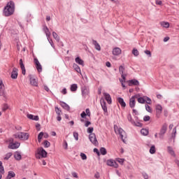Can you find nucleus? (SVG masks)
Listing matches in <instances>:
<instances>
[{"label":"nucleus","mask_w":179,"mask_h":179,"mask_svg":"<svg viewBox=\"0 0 179 179\" xmlns=\"http://www.w3.org/2000/svg\"><path fill=\"white\" fill-rule=\"evenodd\" d=\"M15 12V3L9 1L3 9V13L6 16H10Z\"/></svg>","instance_id":"obj_1"},{"label":"nucleus","mask_w":179,"mask_h":179,"mask_svg":"<svg viewBox=\"0 0 179 179\" xmlns=\"http://www.w3.org/2000/svg\"><path fill=\"white\" fill-rule=\"evenodd\" d=\"M0 96L3 97L4 101H8V99H9V96L6 93V90L5 89V84H3V81L0 78Z\"/></svg>","instance_id":"obj_2"},{"label":"nucleus","mask_w":179,"mask_h":179,"mask_svg":"<svg viewBox=\"0 0 179 179\" xmlns=\"http://www.w3.org/2000/svg\"><path fill=\"white\" fill-rule=\"evenodd\" d=\"M115 132V134L120 135V138L122 139V142L125 143V139L127 138V133H125V131L122 129L121 127H118L117 126L114 127Z\"/></svg>","instance_id":"obj_3"},{"label":"nucleus","mask_w":179,"mask_h":179,"mask_svg":"<svg viewBox=\"0 0 179 179\" xmlns=\"http://www.w3.org/2000/svg\"><path fill=\"white\" fill-rule=\"evenodd\" d=\"M36 159H45L47 157V151L43 147L38 148L35 153Z\"/></svg>","instance_id":"obj_4"},{"label":"nucleus","mask_w":179,"mask_h":179,"mask_svg":"<svg viewBox=\"0 0 179 179\" xmlns=\"http://www.w3.org/2000/svg\"><path fill=\"white\" fill-rule=\"evenodd\" d=\"M29 133L17 132L13 134V137L15 139H20V141H27L29 139Z\"/></svg>","instance_id":"obj_5"},{"label":"nucleus","mask_w":179,"mask_h":179,"mask_svg":"<svg viewBox=\"0 0 179 179\" xmlns=\"http://www.w3.org/2000/svg\"><path fill=\"white\" fill-rule=\"evenodd\" d=\"M15 140L13 138H9L6 142L8 143V149H18V148L20 146V143L19 142H15Z\"/></svg>","instance_id":"obj_6"},{"label":"nucleus","mask_w":179,"mask_h":179,"mask_svg":"<svg viewBox=\"0 0 179 179\" xmlns=\"http://www.w3.org/2000/svg\"><path fill=\"white\" fill-rule=\"evenodd\" d=\"M167 132V124L164 123L159 133V139H164V134Z\"/></svg>","instance_id":"obj_7"},{"label":"nucleus","mask_w":179,"mask_h":179,"mask_svg":"<svg viewBox=\"0 0 179 179\" xmlns=\"http://www.w3.org/2000/svg\"><path fill=\"white\" fill-rule=\"evenodd\" d=\"M81 93H82L83 97L86 99V97H87V96H89V94H90V90L89 89V87H87V86L82 87H81Z\"/></svg>","instance_id":"obj_8"},{"label":"nucleus","mask_w":179,"mask_h":179,"mask_svg":"<svg viewBox=\"0 0 179 179\" xmlns=\"http://www.w3.org/2000/svg\"><path fill=\"white\" fill-rule=\"evenodd\" d=\"M34 62L35 64V66L36 68V71L40 73L41 72H43V66H41V64H40V62L38 61V59L37 57H35L34 59Z\"/></svg>","instance_id":"obj_9"},{"label":"nucleus","mask_w":179,"mask_h":179,"mask_svg":"<svg viewBox=\"0 0 179 179\" xmlns=\"http://www.w3.org/2000/svg\"><path fill=\"white\" fill-rule=\"evenodd\" d=\"M89 139L90 142L94 144V146H97L99 145V141H97V138H96L95 134H91L89 135Z\"/></svg>","instance_id":"obj_10"},{"label":"nucleus","mask_w":179,"mask_h":179,"mask_svg":"<svg viewBox=\"0 0 179 179\" xmlns=\"http://www.w3.org/2000/svg\"><path fill=\"white\" fill-rule=\"evenodd\" d=\"M155 111H156V117L157 118H160L162 115V113L163 111V107L160 104H157L155 106Z\"/></svg>","instance_id":"obj_11"},{"label":"nucleus","mask_w":179,"mask_h":179,"mask_svg":"<svg viewBox=\"0 0 179 179\" xmlns=\"http://www.w3.org/2000/svg\"><path fill=\"white\" fill-rule=\"evenodd\" d=\"M100 103L102 109L103 110L104 115H108V110L107 109V105L106 103V101H104V99L101 98L100 100Z\"/></svg>","instance_id":"obj_12"},{"label":"nucleus","mask_w":179,"mask_h":179,"mask_svg":"<svg viewBox=\"0 0 179 179\" xmlns=\"http://www.w3.org/2000/svg\"><path fill=\"white\" fill-rule=\"evenodd\" d=\"M106 164L110 167H114V169H118V164L114 159H108L106 161Z\"/></svg>","instance_id":"obj_13"},{"label":"nucleus","mask_w":179,"mask_h":179,"mask_svg":"<svg viewBox=\"0 0 179 179\" xmlns=\"http://www.w3.org/2000/svg\"><path fill=\"white\" fill-rule=\"evenodd\" d=\"M103 95L105 100H106L108 104H111V103H113V101L111 99V96L110 95V94L107 92H103Z\"/></svg>","instance_id":"obj_14"},{"label":"nucleus","mask_w":179,"mask_h":179,"mask_svg":"<svg viewBox=\"0 0 179 179\" xmlns=\"http://www.w3.org/2000/svg\"><path fill=\"white\" fill-rule=\"evenodd\" d=\"M125 71V68H124L123 66H120L119 67V72L121 74V78L125 80L127 78V74L124 73V71Z\"/></svg>","instance_id":"obj_15"},{"label":"nucleus","mask_w":179,"mask_h":179,"mask_svg":"<svg viewBox=\"0 0 179 179\" xmlns=\"http://www.w3.org/2000/svg\"><path fill=\"white\" fill-rule=\"evenodd\" d=\"M128 83L129 86H139V81L136 79L129 80Z\"/></svg>","instance_id":"obj_16"},{"label":"nucleus","mask_w":179,"mask_h":179,"mask_svg":"<svg viewBox=\"0 0 179 179\" xmlns=\"http://www.w3.org/2000/svg\"><path fill=\"white\" fill-rule=\"evenodd\" d=\"M17 76H18L17 69L13 68V71L11 72V78L12 79H17Z\"/></svg>","instance_id":"obj_17"},{"label":"nucleus","mask_w":179,"mask_h":179,"mask_svg":"<svg viewBox=\"0 0 179 179\" xmlns=\"http://www.w3.org/2000/svg\"><path fill=\"white\" fill-rule=\"evenodd\" d=\"M20 66L22 69V75H26V69L24 68V64H23V59H20Z\"/></svg>","instance_id":"obj_18"},{"label":"nucleus","mask_w":179,"mask_h":179,"mask_svg":"<svg viewBox=\"0 0 179 179\" xmlns=\"http://www.w3.org/2000/svg\"><path fill=\"white\" fill-rule=\"evenodd\" d=\"M117 101H118L119 104H120L121 107H122L123 108H125V107H127V103H125L124 99H122L121 97H118Z\"/></svg>","instance_id":"obj_19"},{"label":"nucleus","mask_w":179,"mask_h":179,"mask_svg":"<svg viewBox=\"0 0 179 179\" xmlns=\"http://www.w3.org/2000/svg\"><path fill=\"white\" fill-rule=\"evenodd\" d=\"M92 44L95 47V50H97V51H101V47L100 46V44L97 43V41L92 40Z\"/></svg>","instance_id":"obj_20"},{"label":"nucleus","mask_w":179,"mask_h":179,"mask_svg":"<svg viewBox=\"0 0 179 179\" xmlns=\"http://www.w3.org/2000/svg\"><path fill=\"white\" fill-rule=\"evenodd\" d=\"M43 31L45 34L48 40L50 38V36H51V32H50V29H48V27H47V26L43 27Z\"/></svg>","instance_id":"obj_21"},{"label":"nucleus","mask_w":179,"mask_h":179,"mask_svg":"<svg viewBox=\"0 0 179 179\" xmlns=\"http://www.w3.org/2000/svg\"><path fill=\"white\" fill-rule=\"evenodd\" d=\"M60 106L64 108V110H66V111H69L71 110V107H69V105H68L66 103L62 101L60 102Z\"/></svg>","instance_id":"obj_22"},{"label":"nucleus","mask_w":179,"mask_h":179,"mask_svg":"<svg viewBox=\"0 0 179 179\" xmlns=\"http://www.w3.org/2000/svg\"><path fill=\"white\" fill-rule=\"evenodd\" d=\"M121 52H122V50H121V48H115L113 50V54L114 55H116V56L120 55L121 54Z\"/></svg>","instance_id":"obj_23"},{"label":"nucleus","mask_w":179,"mask_h":179,"mask_svg":"<svg viewBox=\"0 0 179 179\" xmlns=\"http://www.w3.org/2000/svg\"><path fill=\"white\" fill-rule=\"evenodd\" d=\"M135 97H136V96H133L131 99H130V101H129V106L131 107V108H134V107H135Z\"/></svg>","instance_id":"obj_24"},{"label":"nucleus","mask_w":179,"mask_h":179,"mask_svg":"<svg viewBox=\"0 0 179 179\" xmlns=\"http://www.w3.org/2000/svg\"><path fill=\"white\" fill-rule=\"evenodd\" d=\"M14 157L15 159V160H22V155L20 154V152H15L14 154Z\"/></svg>","instance_id":"obj_25"},{"label":"nucleus","mask_w":179,"mask_h":179,"mask_svg":"<svg viewBox=\"0 0 179 179\" xmlns=\"http://www.w3.org/2000/svg\"><path fill=\"white\" fill-rule=\"evenodd\" d=\"M30 83L32 86L37 87L38 85L37 80H36V78H34L33 77L30 78Z\"/></svg>","instance_id":"obj_26"},{"label":"nucleus","mask_w":179,"mask_h":179,"mask_svg":"<svg viewBox=\"0 0 179 179\" xmlns=\"http://www.w3.org/2000/svg\"><path fill=\"white\" fill-rule=\"evenodd\" d=\"M167 149H168V152L169 153V155L171 156H173V157H176V152H174V150H173V148L169 146L167 148Z\"/></svg>","instance_id":"obj_27"},{"label":"nucleus","mask_w":179,"mask_h":179,"mask_svg":"<svg viewBox=\"0 0 179 179\" xmlns=\"http://www.w3.org/2000/svg\"><path fill=\"white\" fill-rule=\"evenodd\" d=\"M141 134L144 136H148V135H149V130L148 129H142L141 130Z\"/></svg>","instance_id":"obj_28"},{"label":"nucleus","mask_w":179,"mask_h":179,"mask_svg":"<svg viewBox=\"0 0 179 179\" xmlns=\"http://www.w3.org/2000/svg\"><path fill=\"white\" fill-rule=\"evenodd\" d=\"M76 64H78V65H82L83 66L85 65V62L82 60V59H80V57H76Z\"/></svg>","instance_id":"obj_29"},{"label":"nucleus","mask_w":179,"mask_h":179,"mask_svg":"<svg viewBox=\"0 0 179 179\" xmlns=\"http://www.w3.org/2000/svg\"><path fill=\"white\" fill-rule=\"evenodd\" d=\"M160 24L162 27H164L165 29H169V27H170V23L167 22H161Z\"/></svg>","instance_id":"obj_30"},{"label":"nucleus","mask_w":179,"mask_h":179,"mask_svg":"<svg viewBox=\"0 0 179 179\" xmlns=\"http://www.w3.org/2000/svg\"><path fill=\"white\" fill-rule=\"evenodd\" d=\"M71 92H76L78 90V84H72L70 87Z\"/></svg>","instance_id":"obj_31"},{"label":"nucleus","mask_w":179,"mask_h":179,"mask_svg":"<svg viewBox=\"0 0 179 179\" xmlns=\"http://www.w3.org/2000/svg\"><path fill=\"white\" fill-rule=\"evenodd\" d=\"M73 68H74L75 71H76L78 72V73H81V70H80V67H79L78 66V64H73Z\"/></svg>","instance_id":"obj_32"},{"label":"nucleus","mask_w":179,"mask_h":179,"mask_svg":"<svg viewBox=\"0 0 179 179\" xmlns=\"http://www.w3.org/2000/svg\"><path fill=\"white\" fill-rule=\"evenodd\" d=\"M15 176H16V174H15V172L9 171L6 178L7 179L13 178V177H15Z\"/></svg>","instance_id":"obj_33"},{"label":"nucleus","mask_w":179,"mask_h":179,"mask_svg":"<svg viewBox=\"0 0 179 179\" xmlns=\"http://www.w3.org/2000/svg\"><path fill=\"white\" fill-rule=\"evenodd\" d=\"M43 136H44V132L41 131L38 135V143H41V139H43Z\"/></svg>","instance_id":"obj_34"},{"label":"nucleus","mask_w":179,"mask_h":179,"mask_svg":"<svg viewBox=\"0 0 179 179\" xmlns=\"http://www.w3.org/2000/svg\"><path fill=\"white\" fill-rule=\"evenodd\" d=\"M10 108V107L9 106V105L8 103H3L2 105V111H6V110H9Z\"/></svg>","instance_id":"obj_35"},{"label":"nucleus","mask_w":179,"mask_h":179,"mask_svg":"<svg viewBox=\"0 0 179 179\" xmlns=\"http://www.w3.org/2000/svg\"><path fill=\"white\" fill-rule=\"evenodd\" d=\"M176 135H177V127H176L173 129V132H172V135H171L172 139H176Z\"/></svg>","instance_id":"obj_36"},{"label":"nucleus","mask_w":179,"mask_h":179,"mask_svg":"<svg viewBox=\"0 0 179 179\" xmlns=\"http://www.w3.org/2000/svg\"><path fill=\"white\" fill-rule=\"evenodd\" d=\"M100 153L103 156H105V155H107V150L105 148H100Z\"/></svg>","instance_id":"obj_37"},{"label":"nucleus","mask_w":179,"mask_h":179,"mask_svg":"<svg viewBox=\"0 0 179 179\" xmlns=\"http://www.w3.org/2000/svg\"><path fill=\"white\" fill-rule=\"evenodd\" d=\"M0 173H1V174H5V168L3 167L2 162L1 161H0Z\"/></svg>","instance_id":"obj_38"},{"label":"nucleus","mask_w":179,"mask_h":179,"mask_svg":"<svg viewBox=\"0 0 179 179\" xmlns=\"http://www.w3.org/2000/svg\"><path fill=\"white\" fill-rule=\"evenodd\" d=\"M138 102L140 103L141 104H145V96L138 98Z\"/></svg>","instance_id":"obj_39"},{"label":"nucleus","mask_w":179,"mask_h":179,"mask_svg":"<svg viewBox=\"0 0 179 179\" xmlns=\"http://www.w3.org/2000/svg\"><path fill=\"white\" fill-rule=\"evenodd\" d=\"M115 160L117 162V163H120V164H121L122 166L124 164V162H125V159L122 158H116Z\"/></svg>","instance_id":"obj_40"},{"label":"nucleus","mask_w":179,"mask_h":179,"mask_svg":"<svg viewBox=\"0 0 179 179\" xmlns=\"http://www.w3.org/2000/svg\"><path fill=\"white\" fill-rule=\"evenodd\" d=\"M150 153H151V155H155V153H156V147H155V145H152L150 149Z\"/></svg>","instance_id":"obj_41"},{"label":"nucleus","mask_w":179,"mask_h":179,"mask_svg":"<svg viewBox=\"0 0 179 179\" xmlns=\"http://www.w3.org/2000/svg\"><path fill=\"white\" fill-rule=\"evenodd\" d=\"M127 120L129 122H131V124H134L135 121L132 119V115H131V114L127 115Z\"/></svg>","instance_id":"obj_42"},{"label":"nucleus","mask_w":179,"mask_h":179,"mask_svg":"<svg viewBox=\"0 0 179 179\" xmlns=\"http://www.w3.org/2000/svg\"><path fill=\"white\" fill-rule=\"evenodd\" d=\"M12 157V152L7 153L4 157V160H9Z\"/></svg>","instance_id":"obj_43"},{"label":"nucleus","mask_w":179,"mask_h":179,"mask_svg":"<svg viewBox=\"0 0 179 179\" xmlns=\"http://www.w3.org/2000/svg\"><path fill=\"white\" fill-rule=\"evenodd\" d=\"M44 148H50L51 146V143L48 141H45L43 142Z\"/></svg>","instance_id":"obj_44"},{"label":"nucleus","mask_w":179,"mask_h":179,"mask_svg":"<svg viewBox=\"0 0 179 179\" xmlns=\"http://www.w3.org/2000/svg\"><path fill=\"white\" fill-rule=\"evenodd\" d=\"M52 36L54 37V38L57 41H59V36H58V34L57 33H55V31L52 32Z\"/></svg>","instance_id":"obj_45"},{"label":"nucleus","mask_w":179,"mask_h":179,"mask_svg":"<svg viewBox=\"0 0 179 179\" xmlns=\"http://www.w3.org/2000/svg\"><path fill=\"white\" fill-rule=\"evenodd\" d=\"M145 110L148 113H152V111H153V110H152V108L150 106H149V105H148V104H145Z\"/></svg>","instance_id":"obj_46"},{"label":"nucleus","mask_w":179,"mask_h":179,"mask_svg":"<svg viewBox=\"0 0 179 179\" xmlns=\"http://www.w3.org/2000/svg\"><path fill=\"white\" fill-rule=\"evenodd\" d=\"M132 54L134 55V57H138V55H139V51H138L136 49H133Z\"/></svg>","instance_id":"obj_47"},{"label":"nucleus","mask_w":179,"mask_h":179,"mask_svg":"<svg viewBox=\"0 0 179 179\" xmlns=\"http://www.w3.org/2000/svg\"><path fill=\"white\" fill-rule=\"evenodd\" d=\"M80 156L82 160H87V156H86V154H85L83 152H81L80 154Z\"/></svg>","instance_id":"obj_48"},{"label":"nucleus","mask_w":179,"mask_h":179,"mask_svg":"<svg viewBox=\"0 0 179 179\" xmlns=\"http://www.w3.org/2000/svg\"><path fill=\"white\" fill-rule=\"evenodd\" d=\"M73 138L76 141H79V134L76 131L73 132Z\"/></svg>","instance_id":"obj_49"},{"label":"nucleus","mask_w":179,"mask_h":179,"mask_svg":"<svg viewBox=\"0 0 179 179\" xmlns=\"http://www.w3.org/2000/svg\"><path fill=\"white\" fill-rule=\"evenodd\" d=\"M145 103H147V104H152V99H150V98H149L148 96H145Z\"/></svg>","instance_id":"obj_50"},{"label":"nucleus","mask_w":179,"mask_h":179,"mask_svg":"<svg viewBox=\"0 0 179 179\" xmlns=\"http://www.w3.org/2000/svg\"><path fill=\"white\" fill-rule=\"evenodd\" d=\"M132 125H134V127H142V123L139 122H134V123L132 124Z\"/></svg>","instance_id":"obj_51"},{"label":"nucleus","mask_w":179,"mask_h":179,"mask_svg":"<svg viewBox=\"0 0 179 179\" xmlns=\"http://www.w3.org/2000/svg\"><path fill=\"white\" fill-rule=\"evenodd\" d=\"M55 111H56V114H57V115H61V110L58 108V107H55Z\"/></svg>","instance_id":"obj_52"},{"label":"nucleus","mask_w":179,"mask_h":179,"mask_svg":"<svg viewBox=\"0 0 179 179\" xmlns=\"http://www.w3.org/2000/svg\"><path fill=\"white\" fill-rule=\"evenodd\" d=\"M150 116H149V115L144 116L143 121H145L146 122L150 121Z\"/></svg>","instance_id":"obj_53"},{"label":"nucleus","mask_w":179,"mask_h":179,"mask_svg":"<svg viewBox=\"0 0 179 179\" xmlns=\"http://www.w3.org/2000/svg\"><path fill=\"white\" fill-rule=\"evenodd\" d=\"M93 130H94L93 127H89V128L87 129V132L88 134H93Z\"/></svg>","instance_id":"obj_54"},{"label":"nucleus","mask_w":179,"mask_h":179,"mask_svg":"<svg viewBox=\"0 0 179 179\" xmlns=\"http://www.w3.org/2000/svg\"><path fill=\"white\" fill-rule=\"evenodd\" d=\"M63 148L66 150L68 149V143L65 140L64 141Z\"/></svg>","instance_id":"obj_55"},{"label":"nucleus","mask_w":179,"mask_h":179,"mask_svg":"<svg viewBox=\"0 0 179 179\" xmlns=\"http://www.w3.org/2000/svg\"><path fill=\"white\" fill-rule=\"evenodd\" d=\"M125 80H124L123 78L120 80V82L122 87H124V88H125V84H124V83H125Z\"/></svg>","instance_id":"obj_56"},{"label":"nucleus","mask_w":179,"mask_h":179,"mask_svg":"<svg viewBox=\"0 0 179 179\" xmlns=\"http://www.w3.org/2000/svg\"><path fill=\"white\" fill-rule=\"evenodd\" d=\"M85 113H86L85 114L87 115V117H90L91 113H90V110L89 108H87L85 110Z\"/></svg>","instance_id":"obj_57"},{"label":"nucleus","mask_w":179,"mask_h":179,"mask_svg":"<svg viewBox=\"0 0 179 179\" xmlns=\"http://www.w3.org/2000/svg\"><path fill=\"white\" fill-rule=\"evenodd\" d=\"M144 52L146 55H148V57H152V52H150V50H145Z\"/></svg>","instance_id":"obj_58"},{"label":"nucleus","mask_w":179,"mask_h":179,"mask_svg":"<svg viewBox=\"0 0 179 179\" xmlns=\"http://www.w3.org/2000/svg\"><path fill=\"white\" fill-rule=\"evenodd\" d=\"M27 118H29V120H34V115H31V114H28L27 115Z\"/></svg>","instance_id":"obj_59"},{"label":"nucleus","mask_w":179,"mask_h":179,"mask_svg":"<svg viewBox=\"0 0 179 179\" xmlns=\"http://www.w3.org/2000/svg\"><path fill=\"white\" fill-rule=\"evenodd\" d=\"M81 118H86V112L83 111L81 114H80Z\"/></svg>","instance_id":"obj_60"},{"label":"nucleus","mask_w":179,"mask_h":179,"mask_svg":"<svg viewBox=\"0 0 179 179\" xmlns=\"http://www.w3.org/2000/svg\"><path fill=\"white\" fill-rule=\"evenodd\" d=\"M94 153H96V155H97L98 156H100V151H99V149L94 148Z\"/></svg>","instance_id":"obj_61"},{"label":"nucleus","mask_w":179,"mask_h":179,"mask_svg":"<svg viewBox=\"0 0 179 179\" xmlns=\"http://www.w3.org/2000/svg\"><path fill=\"white\" fill-rule=\"evenodd\" d=\"M62 94H66V93H68V92L66 91V88H64L62 91H61Z\"/></svg>","instance_id":"obj_62"},{"label":"nucleus","mask_w":179,"mask_h":179,"mask_svg":"<svg viewBox=\"0 0 179 179\" xmlns=\"http://www.w3.org/2000/svg\"><path fill=\"white\" fill-rule=\"evenodd\" d=\"M155 3L156 5H162L163 2L160 0H156Z\"/></svg>","instance_id":"obj_63"},{"label":"nucleus","mask_w":179,"mask_h":179,"mask_svg":"<svg viewBox=\"0 0 179 179\" xmlns=\"http://www.w3.org/2000/svg\"><path fill=\"white\" fill-rule=\"evenodd\" d=\"M143 177L145 179H148L149 178V175H148L147 173H143Z\"/></svg>","instance_id":"obj_64"}]
</instances>
